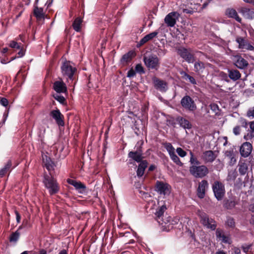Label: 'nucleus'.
<instances>
[{"instance_id": "7ed1b4c3", "label": "nucleus", "mask_w": 254, "mask_h": 254, "mask_svg": "<svg viewBox=\"0 0 254 254\" xmlns=\"http://www.w3.org/2000/svg\"><path fill=\"white\" fill-rule=\"evenodd\" d=\"M189 171L190 174L196 178H202L205 177L209 172L207 167L203 165L190 166Z\"/></svg>"}, {"instance_id": "2eb2a0df", "label": "nucleus", "mask_w": 254, "mask_h": 254, "mask_svg": "<svg viewBox=\"0 0 254 254\" xmlns=\"http://www.w3.org/2000/svg\"><path fill=\"white\" fill-rule=\"evenodd\" d=\"M39 0H36L34 5L33 13L34 15L36 17L37 20H40L44 19L46 16L45 13L44 12L43 8L38 7L37 3Z\"/></svg>"}, {"instance_id": "c9c22d12", "label": "nucleus", "mask_w": 254, "mask_h": 254, "mask_svg": "<svg viewBox=\"0 0 254 254\" xmlns=\"http://www.w3.org/2000/svg\"><path fill=\"white\" fill-rule=\"evenodd\" d=\"M82 22V20L80 17H77L74 20L72 24V27L75 31L79 32L80 31V25Z\"/></svg>"}, {"instance_id": "72a5a7b5", "label": "nucleus", "mask_w": 254, "mask_h": 254, "mask_svg": "<svg viewBox=\"0 0 254 254\" xmlns=\"http://www.w3.org/2000/svg\"><path fill=\"white\" fill-rule=\"evenodd\" d=\"M239 172L241 175H245L248 169V165L247 163L245 162H240L238 164Z\"/></svg>"}, {"instance_id": "e433bc0d", "label": "nucleus", "mask_w": 254, "mask_h": 254, "mask_svg": "<svg viewBox=\"0 0 254 254\" xmlns=\"http://www.w3.org/2000/svg\"><path fill=\"white\" fill-rule=\"evenodd\" d=\"M11 166V163L8 161L4 167L0 170V177H2L5 173L9 170Z\"/></svg>"}, {"instance_id": "1a4fd4ad", "label": "nucleus", "mask_w": 254, "mask_h": 254, "mask_svg": "<svg viewBox=\"0 0 254 254\" xmlns=\"http://www.w3.org/2000/svg\"><path fill=\"white\" fill-rule=\"evenodd\" d=\"M156 190L160 194L164 195H169L171 192V187L167 183L157 181L156 184Z\"/></svg>"}, {"instance_id": "338daca9", "label": "nucleus", "mask_w": 254, "mask_h": 254, "mask_svg": "<svg viewBox=\"0 0 254 254\" xmlns=\"http://www.w3.org/2000/svg\"><path fill=\"white\" fill-rule=\"evenodd\" d=\"M216 254H226V253L223 251H218L216 252Z\"/></svg>"}, {"instance_id": "58836bf2", "label": "nucleus", "mask_w": 254, "mask_h": 254, "mask_svg": "<svg viewBox=\"0 0 254 254\" xmlns=\"http://www.w3.org/2000/svg\"><path fill=\"white\" fill-rule=\"evenodd\" d=\"M163 145L168 152L169 155L175 152V148L171 143L169 142H165L163 144Z\"/></svg>"}, {"instance_id": "4d7b16f0", "label": "nucleus", "mask_w": 254, "mask_h": 254, "mask_svg": "<svg viewBox=\"0 0 254 254\" xmlns=\"http://www.w3.org/2000/svg\"><path fill=\"white\" fill-rule=\"evenodd\" d=\"M18 54V58H21L23 57L25 55V52L24 50L22 49V48H20V51L17 53Z\"/></svg>"}, {"instance_id": "3c124183", "label": "nucleus", "mask_w": 254, "mask_h": 254, "mask_svg": "<svg viewBox=\"0 0 254 254\" xmlns=\"http://www.w3.org/2000/svg\"><path fill=\"white\" fill-rule=\"evenodd\" d=\"M0 103L2 106L6 107L8 104V101L5 98L0 97Z\"/></svg>"}, {"instance_id": "c756f323", "label": "nucleus", "mask_w": 254, "mask_h": 254, "mask_svg": "<svg viewBox=\"0 0 254 254\" xmlns=\"http://www.w3.org/2000/svg\"><path fill=\"white\" fill-rule=\"evenodd\" d=\"M238 204L235 198H232L225 200L224 201V207L227 209H232Z\"/></svg>"}, {"instance_id": "20e7f679", "label": "nucleus", "mask_w": 254, "mask_h": 254, "mask_svg": "<svg viewBox=\"0 0 254 254\" xmlns=\"http://www.w3.org/2000/svg\"><path fill=\"white\" fill-rule=\"evenodd\" d=\"M197 214L200 218L201 223L204 226L212 230H214L216 229V222L213 219L209 218L205 213L199 210L198 211Z\"/></svg>"}, {"instance_id": "774afa93", "label": "nucleus", "mask_w": 254, "mask_h": 254, "mask_svg": "<svg viewBox=\"0 0 254 254\" xmlns=\"http://www.w3.org/2000/svg\"><path fill=\"white\" fill-rule=\"evenodd\" d=\"M8 49L7 48H4L2 49L1 52L3 54L6 53L8 51Z\"/></svg>"}, {"instance_id": "13d9d810", "label": "nucleus", "mask_w": 254, "mask_h": 254, "mask_svg": "<svg viewBox=\"0 0 254 254\" xmlns=\"http://www.w3.org/2000/svg\"><path fill=\"white\" fill-rule=\"evenodd\" d=\"M250 127L253 132H254V121L249 123Z\"/></svg>"}, {"instance_id": "a878e982", "label": "nucleus", "mask_w": 254, "mask_h": 254, "mask_svg": "<svg viewBox=\"0 0 254 254\" xmlns=\"http://www.w3.org/2000/svg\"><path fill=\"white\" fill-rule=\"evenodd\" d=\"M176 121L179 123L180 126L185 129H190L191 128L192 126L190 122L188 120L183 117H177Z\"/></svg>"}, {"instance_id": "473e14b6", "label": "nucleus", "mask_w": 254, "mask_h": 254, "mask_svg": "<svg viewBox=\"0 0 254 254\" xmlns=\"http://www.w3.org/2000/svg\"><path fill=\"white\" fill-rule=\"evenodd\" d=\"M194 68L196 72L201 73L205 68L204 64L200 61L196 62L194 64Z\"/></svg>"}, {"instance_id": "8fccbe9b", "label": "nucleus", "mask_w": 254, "mask_h": 254, "mask_svg": "<svg viewBox=\"0 0 254 254\" xmlns=\"http://www.w3.org/2000/svg\"><path fill=\"white\" fill-rule=\"evenodd\" d=\"M226 223L230 227L235 226V221L233 218L229 217L227 218Z\"/></svg>"}, {"instance_id": "412c9836", "label": "nucleus", "mask_w": 254, "mask_h": 254, "mask_svg": "<svg viewBox=\"0 0 254 254\" xmlns=\"http://www.w3.org/2000/svg\"><path fill=\"white\" fill-rule=\"evenodd\" d=\"M216 236L217 239L221 241L222 242L225 244H230L231 243V239L228 235H225L223 231L220 229H217L216 231Z\"/></svg>"}, {"instance_id": "f257e3e1", "label": "nucleus", "mask_w": 254, "mask_h": 254, "mask_svg": "<svg viewBox=\"0 0 254 254\" xmlns=\"http://www.w3.org/2000/svg\"><path fill=\"white\" fill-rule=\"evenodd\" d=\"M43 183L45 188L48 190L50 195L58 193L60 190L57 180L52 176L45 175L44 177Z\"/></svg>"}, {"instance_id": "680f3d73", "label": "nucleus", "mask_w": 254, "mask_h": 254, "mask_svg": "<svg viewBox=\"0 0 254 254\" xmlns=\"http://www.w3.org/2000/svg\"><path fill=\"white\" fill-rule=\"evenodd\" d=\"M246 3L252 4L254 5V0H243Z\"/></svg>"}, {"instance_id": "bf43d9fd", "label": "nucleus", "mask_w": 254, "mask_h": 254, "mask_svg": "<svg viewBox=\"0 0 254 254\" xmlns=\"http://www.w3.org/2000/svg\"><path fill=\"white\" fill-rule=\"evenodd\" d=\"M234 252L235 254H240L241 253L240 249L238 248H234Z\"/></svg>"}, {"instance_id": "9b49d317", "label": "nucleus", "mask_w": 254, "mask_h": 254, "mask_svg": "<svg viewBox=\"0 0 254 254\" xmlns=\"http://www.w3.org/2000/svg\"><path fill=\"white\" fill-rule=\"evenodd\" d=\"M178 54L188 63H192L194 62V57L190 53V50L185 48H181L178 50Z\"/></svg>"}, {"instance_id": "69168bd1", "label": "nucleus", "mask_w": 254, "mask_h": 254, "mask_svg": "<svg viewBox=\"0 0 254 254\" xmlns=\"http://www.w3.org/2000/svg\"><path fill=\"white\" fill-rule=\"evenodd\" d=\"M58 254H67V252L65 250H63Z\"/></svg>"}, {"instance_id": "6ab92c4d", "label": "nucleus", "mask_w": 254, "mask_h": 254, "mask_svg": "<svg viewBox=\"0 0 254 254\" xmlns=\"http://www.w3.org/2000/svg\"><path fill=\"white\" fill-rule=\"evenodd\" d=\"M225 15L229 18L235 19L237 22L241 23L242 19L239 16L236 10L233 8H228L226 9Z\"/></svg>"}, {"instance_id": "cd10ccee", "label": "nucleus", "mask_w": 254, "mask_h": 254, "mask_svg": "<svg viewBox=\"0 0 254 254\" xmlns=\"http://www.w3.org/2000/svg\"><path fill=\"white\" fill-rule=\"evenodd\" d=\"M202 158L206 162H212L215 159L216 156L212 151L209 150L203 153Z\"/></svg>"}, {"instance_id": "79ce46f5", "label": "nucleus", "mask_w": 254, "mask_h": 254, "mask_svg": "<svg viewBox=\"0 0 254 254\" xmlns=\"http://www.w3.org/2000/svg\"><path fill=\"white\" fill-rule=\"evenodd\" d=\"M8 46L13 49H20L21 48V44H19L14 40L10 41Z\"/></svg>"}, {"instance_id": "39448f33", "label": "nucleus", "mask_w": 254, "mask_h": 254, "mask_svg": "<svg viewBox=\"0 0 254 254\" xmlns=\"http://www.w3.org/2000/svg\"><path fill=\"white\" fill-rule=\"evenodd\" d=\"M143 62L146 67L149 69H157L159 66V60L154 55L144 57Z\"/></svg>"}, {"instance_id": "0e129e2a", "label": "nucleus", "mask_w": 254, "mask_h": 254, "mask_svg": "<svg viewBox=\"0 0 254 254\" xmlns=\"http://www.w3.org/2000/svg\"><path fill=\"white\" fill-rule=\"evenodd\" d=\"M155 168V166L154 165H151L149 167V169H148V171H153Z\"/></svg>"}, {"instance_id": "f03ea898", "label": "nucleus", "mask_w": 254, "mask_h": 254, "mask_svg": "<svg viewBox=\"0 0 254 254\" xmlns=\"http://www.w3.org/2000/svg\"><path fill=\"white\" fill-rule=\"evenodd\" d=\"M61 70L64 76L72 80L73 75L76 71V68L73 65V63L70 61H65L61 66Z\"/></svg>"}, {"instance_id": "a211bd4d", "label": "nucleus", "mask_w": 254, "mask_h": 254, "mask_svg": "<svg viewBox=\"0 0 254 254\" xmlns=\"http://www.w3.org/2000/svg\"><path fill=\"white\" fill-rule=\"evenodd\" d=\"M152 81L155 87L161 91H165L167 89V83L166 82L160 80L155 76L152 77Z\"/></svg>"}, {"instance_id": "a19ab883", "label": "nucleus", "mask_w": 254, "mask_h": 254, "mask_svg": "<svg viewBox=\"0 0 254 254\" xmlns=\"http://www.w3.org/2000/svg\"><path fill=\"white\" fill-rule=\"evenodd\" d=\"M190 154L191 155L190 158V163L191 164V166L196 165L198 166L200 165L199 161L197 160V159L194 157L193 153L190 152Z\"/></svg>"}, {"instance_id": "393cba45", "label": "nucleus", "mask_w": 254, "mask_h": 254, "mask_svg": "<svg viewBox=\"0 0 254 254\" xmlns=\"http://www.w3.org/2000/svg\"><path fill=\"white\" fill-rule=\"evenodd\" d=\"M135 55L136 54L134 51H130L127 54L123 55L121 60V62L123 64H127L130 62Z\"/></svg>"}, {"instance_id": "dca6fc26", "label": "nucleus", "mask_w": 254, "mask_h": 254, "mask_svg": "<svg viewBox=\"0 0 254 254\" xmlns=\"http://www.w3.org/2000/svg\"><path fill=\"white\" fill-rule=\"evenodd\" d=\"M128 157L130 160L140 163L143 161L142 151L139 149L136 151H130L128 154Z\"/></svg>"}, {"instance_id": "de8ad7c7", "label": "nucleus", "mask_w": 254, "mask_h": 254, "mask_svg": "<svg viewBox=\"0 0 254 254\" xmlns=\"http://www.w3.org/2000/svg\"><path fill=\"white\" fill-rule=\"evenodd\" d=\"M135 71L139 73H144V70L143 66L141 64H137L135 67Z\"/></svg>"}, {"instance_id": "2f4dec72", "label": "nucleus", "mask_w": 254, "mask_h": 254, "mask_svg": "<svg viewBox=\"0 0 254 254\" xmlns=\"http://www.w3.org/2000/svg\"><path fill=\"white\" fill-rule=\"evenodd\" d=\"M167 209L166 206L165 205H162L161 206H159L156 210V212L155 213V215L156 216V219L157 220L160 219L162 218V217L163 216L164 213L166 210ZM159 223L160 222L158 220Z\"/></svg>"}, {"instance_id": "6e6552de", "label": "nucleus", "mask_w": 254, "mask_h": 254, "mask_svg": "<svg viewBox=\"0 0 254 254\" xmlns=\"http://www.w3.org/2000/svg\"><path fill=\"white\" fill-rule=\"evenodd\" d=\"M180 14L176 11L169 13L164 18V22L168 27H173L176 24Z\"/></svg>"}, {"instance_id": "0eeeda50", "label": "nucleus", "mask_w": 254, "mask_h": 254, "mask_svg": "<svg viewBox=\"0 0 254 254\" xmlns=\"http://www.w3.org/2000/svg\"><path fill=\"white\" fill-rule=\"evenodd\" d=\"M182 106L190 112L196 110L197 107L194 100L189 95H185L181 100Z\"/></svg>"}, {"instance_id": "5fc2aeb1", "label": "nucleus", "mask_w": 254, "mask_h": 254, "mask_svg": "<svg viewBox=\"0 0 254 254\" xmlns=\"http://www.w3.org/2000/svg\"><path fill=\"white\" fill-rule=\"evenodd\" d=\"M121 237H130L132 236L131 234L129 232H126L125 233H120L119 234Z\"/></svg>"}, {"instance_id": "423d86ee", "label": "nucleus", "mask_w": 254, "mask_h": 254, "mask_svg": "<svg viewBox=\"0 0 254 254\" xmlns=\"http://www.w3.org/2000/svg\"><path fill=\"white\" fill-rule=\"evenodd\" d=\"M212 190L216 199L222 200L225 193L224 185L220 182L215 181L212 185Z\"/></svg>"}, {"instance_id": "a18cd8bd", "label": "nucleus", "mask_w": 254, "mask_h": 254, "mask_svg": "<svg viewBox=\"0 0 254 254\" xmlns=\"http://www.w3.org/2000/svg\"><path fill=\"white\" fill-rule=\"evenodd\" d=\"M54 97L56 100L59 101L61 104H64L65 100L64 96L58 94L54 95Z\"/></svg>"}, {"instance_id": "49530a36", "label": "nucleus", "mask_w": 254, "mask_h": 254, "mask_svg": "<svg viewBox=\"0 0 254 254\" xmlns=\"http://www.w3.org/2000/svg\"><path fill=\"white\" fill-rule=\"evenodd\" d=\"M176 152L181 157H184L187 155V152L181 147L177 148L176 149Z\"/></svg>"}, {"instance_id": "c85d7f7f", "label": "nucleus", "mask_w": 254, "mask_h": 254, "mask_svg": "<svg viewBox=\"0 0 254 254\" xmlns=\"http://www.w3.org/2000/svg\"><path fill=\"white\" fill-rule=\"evenodd\" d=\"M158 33L159 32L158 31H154L145 35L140 40L139 45H142L149 40L153 39L154 38L157 36Z\"/></svg>"}, {"instance_id": "37998d69", "label": "nucleus", "mask_w": 254, "mask_h": 254, "mask_svg": "<svg viewBox=\"0 0 254 254\" xmlns=\"http://www.w3.org/2000/svg\"><path fill=\"white\" fill-rule=\"evenodd\" d=\"M184 76L186 77V79L189 80L191 83L193 85L196 84V81L192 76H191L185 72L184 73Z\"/></svg>"}, {"instance_id": "f704fd0d", "label": "nucleus", "mask_w": 254, "mask_h": 254, "mask_svg": "<svg viewBox=\"0 0 254 254\" xmlns=\"http://www.w3.org/2000/svg\"><path fill=\"white\" fill-rule=\"evenodd\" d=\"M43 162L44 165L48 171H51L54 169V163L51 160L50 158L46 156V158H43Z\"/></svg>"}, {"instance_id": "4c0bfd02", "label": "nucleus", "mask_w": 254, "mask_h": 254, "mask_svg": "<svg viewBox=\"0 0 254 254\" xmlns=\"http://www.w3.org/2000/svg\"><path fill=\"white\" fill-rule=\"evenodd\" d=\"M169 156L172 160L177 165L179 166H182L183 165V163L181 161L180 158L176 154L175 152L170 154Z\"/></svg>"}, {"instance_id": "c03bdc74", "label": "nucleus", "mask_w": 254, "mask_h": 254, "mask_svg": "<svg viewBox=\"0 0 254 254\" xmlns=\"http://www.w3.org/2000/svg\"><path fill=\"white\" fill-rule=\"evenodd\" d=\"M211 110L215 113L216 115L218 114L219 107L215 103H212L210 105Z\"/></svg>"}, {"instance_id": "603ef678", "label": "nucleus", "mask_w": 254, "mask_h": 254, "mask_svg": "<svg viewBox=\"0 0 254 254\" xmlns=\"http://www.w3.org/2000/svg\"><path fill=\"white\" fill-rule=\"evenodd\" d=\"M135 75V71L132 69H130L127 73V77L129 78H131L134 77Z\"/></svg>"}, {"instance_id": "5701e85b", "label": "nucleus", "mask_w": 254, "mask_h": 254, "mask_svg": "<svg viewBox=\"0 0 254 254\" xmlns=\"http://www.w3.org/2000/svg\"><path fill=\"white\" fill-rule=\"evenodd\" d=\"M228 77L233 81H237L241 77L240 71L237 69H228Z\"/></svg>"}, {"instance_id": "b1692460", "label": "nucleus", "mask_w": 254, "mask_h": 254, "mask_svg": "<svg viewBox=\"0 0 254 254\" xmlns=\"http://www.w3.org/2000/svg\"><path fill=\"white\" fill-rule=\"evenodd\" d=\"M240 12L247 19H254V11L253 10L246 7H242L240 9Z\"/></svg>"}, {"instance_id": "e2e57ef3", "label": "nucleus", "mask_w": 254, "mask_h": 254, "mask_svg": "<svg viewBox=\"0 0 254 254\" xmlns=\"http://www.w3.org/2000/svg\"><path fill=\"white\" fill-rule=\"evenodd\" d=\"M38 254H47V253L45 250L41 249L39 251Z\"/></svg>"}, {"instance_id": "bb28decb", "label": "nucleus", "mask_w": 254, "mask_h": 254, "mask_svg": "<svg viewBox=\"0 0 254 254\" xmlns=\"http://www.w3.org/2000/svg\"><path fill=\"white\" fill-rule=\"evenodd\" d=\"M147 165L148 163L146 160H143L139 163L136 171V175L138 177L140 178L143 176Z\"/></svg>"}, {"instance_id": "7c9ffc66", "label": "nucleus", "mask_w": 254, "mask_h": 254, "mask_svg": "<svg viewBox=\"0 0 254 254\" xmlns=\"http://www.w3.org/2000/svg\"><path fill=\"white\" fill-rule=\"evenodd\" d=\"M225 156L230 160L229 162V164L230 165H233L236 162V159L235 158L233 150L226 151L225 152Z\"/></svg>"}, {"instance_id": "052dcab7", "label": "nucleus", "mask_w": 254, "mask_h": 254, "mask_svg": "<svg viewBox=\"0 0 254 254\" xmlns=\"http://www.w3.org/2000/svg\"><path fill=\"white\" fill-rule=\"evenodd\" d=\"M249 210L254 213V203L251 204L250 205Z\"/></svg>"}, {"instance_id": "864d4df0", "label": "nucleus", "mask_w": 254, "mask_h": 254, "mask_svg": "<svg viewBox=\"0 0 254 254\" xmlns=\"http://www.w3.org/2000/svg\"><path fill=\"white\" fill-rule=\"evenodd\" d=\"M233 133L236 135H239L240 133V127L239 126H236L233 128Z\"/></svg>"}, {"instance_id": "9d476101", "label": "nucleus", "mask_w": 254, "mask_h": 254, "mask_svg": "<svg viewBox=\"0 0 254 254\" xmlns=\"http://www.w3.org/2000/svg\"><path fill=\"white\" fill-rule=\"evenodd\" d=\"M236 41L238 44V48L240 49L254 51V46L249 42L248 41L245 40L244 37L237 36L236 38Z\"/></svg>"}, {"instance_id": "4be33fe9", "label": "nucleus", "mask_w": 254, "mask_h": 254, "mask_svg": "<svg viewBox=\"0 0 254 254\" xmlns=\"http://www.w3.org/2000/svg\"><path fill=\"white\" fill-rule=\"evenodd\" d=\"M67 182L69 184L73 186L75 189L78 190L80 192H81V190H84L86 189L85 185L80 182H77L74 180L68 179L67 180Z\"/></svg>"}, {"instance_id": "6e6d98bb", "label": "nucleus", "mask_w": 254, "mask_h": 254, "mask_svg": "<svg viewBox=\"0 0 254 254\" xmlns=\"http://www.w3.org/2000/svg\"><path fill=\"white\" fill-rule=\"evenodd\" d=\"M15 214L16 215V218L17 223H19L20 222L21 216L18 212L16 210L15 211Z\"/></svg>"}, {"instance_id": "4468645a", "label": "nucleus", "mask_w": 254, "mask_h": 254, "mask_svg": "<svg viewBox=\"0 0 254 254\" xmlns=\"http://www.w3.org/2000/svg\"><path fill=\"white\" fill-rule=\"evenodd\" d=\"M208 187V183L206 180L201 181L198 184L197 194L199 198H203L205 196V190Z\"/></svg>"}, {"instance_id": "f3484780", "label": "nucleus", "mask_w": 254, "mask_h": 254, "mask_svg": "<svg viewBox=\"0 0 254 254\" xmlns=\"http://www.w3.org/2000/svg\"><path fill=\"white\" fill-rule=\"evenodd\" d=\"M234 64L239 69L246 68L249 64L248 62L240 56H236L234 57Z\"/></svg>"}, {"instance_id": "aec40b11", "label": "nucleus", "mask_w": 254, "mask_h": 254, "mask_svg": "<svg viewBox=\"0 0 254 254\" xmlns=\"http://www.w3.org/2000/svg\"><path fill=\"white\" fill-rule=\"evenodd\" d=\"M53 87L57 93H65L67 91L65 84L62 80L55 82Z\"/></svg>"}, {"instance_id": "09e8293b", "label": "nucleus", "mask_w": 254, "mask_h": 254, "mask_svg": "<svg viewBox=\"0 0 254 254\" xmlns=\"http://www.w3.org/2000/svg\"><path fill=\"white\" fill-rule=\"evenodd\" d=\"M247 116L249 118H254V107L248 110L247 112Z\"/></svg>"}, {"instance_id": "ddd939ff", "label": "nucleus", "mask_w": 254, "mask_h": 254, "mask_svg": "<svg viewBox=\"0 0 254 254\" xmlns=\"http://www.w3.org/2000/svg\"><path fill=\"white\" fill-rule=\"evenodd\" d=\"M50 115L56 121V123L60 126H63L64 125V116L61 114L59 110H54L52 111Z\"/></svg>"}, {"instance_id": "f8f14e48", "label": "nucleus", "mask_w": 254, "mask_h": 254, "mask_svg": "<svg viewBox=\"0 0 254 254\" xmlns=\"http://www.w3.org/2000/svg\"><path fill=\"white\" fill-rule=\"evenodd\" d=\"M253 149L252 144L248 142H245L242 144L240 148V152L243 157H248L252 153Z\"/></svg>"}, {"instance_id": "ea45409f", "label": "nucleus", "mask_w": 254, "mask_h": 254, "mask_svg": "<svg viewBox=\"0 0 254 254\" xmlns=\"http://www.w3.org/2000/svg\"><path fill=\"white\" fill-rule=\"evenodd\" d=\"M20 233L18 231L12 233L9 237V241L10 242H16L19 238Z\"/></svg>"}]
</instances>
